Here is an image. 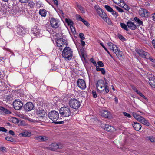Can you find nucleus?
<instances>
[{
    "instance_id": "f257e3e1",
    "label": "nucleus",
    "mask_w": 155,
    "mask_h": 155,
    "mask_svg": "<svg viewBox=\"0 0 155 155\" xmlns=\"http://www.w3.org/2000/svg\"><path fill=\"white\" fill-rule=\"evenodd\" d=\"M96 87L97 91L104 94L108 93L109 91L108 81L105 79V81L102 80H99L97 84Z\"/></svg>"
},
{
    "instance_id": "f03ea898",
    "label": "nucleus",
    "mask_w": 155,
    "mask_h": 155,
    "mask_svg": "<svg viewBox=\"0 0 155 155\" xmlns=\"http://www.w3.org/2000/svg\"><path fill=\"white\" fill-rule=\"evenodd\" d=\"M73 52L72 49L69 47H66L62 52V56L67 60H71L73 56Z\"/></svg>"
},
{
    "instance_id": "7ed1b4c3",
    "label": "nucleus",
    "mask_w": 155,
    "mask_h": 155,
    "mask_svg": "<svg viewBox=\"0 0 155 155\" xmlns=\"http://www.w3.org/2000/svg\"><path fill=\"white\" fill-rule=\"evenodd\" d=\"M48 116L53 122L56 124H61L63 123V122H56V121L59 118V113L55 110H53L48 113Z\"/></svg>"
},
{
    "instance_id": "20e7f679",
    "label": "nucleus",
    "mask_w": 155,
    "mask_h": 155,
    "mask_svg": "<svg viewBox=\"0 0 155 155\" xmlns=\"http://www.w3.org/2000/svg\"><path fill=\"white\" fill-rule=\"evenodd\" d=\"M132 115L138 121L140 122L145 125L149 126L150 124L149 122L146 120L143 117H142L135 112H133Z\"/></svg>"
},
{
    "instance_id": "39448f33",
    "label": "nucleus",
    "mask_w": 155,
    "mask_h": 155,
    "mask_svg": "<svg viewBox=\"0 0 155 155\" xmlns=\"http://www.w3.org/2000/svg\"><path fill=\"white\" fill-rule=\"evenodd\" d=\"M59 113L62 117H69L71 114V112L69 107H62L59 110Z\"/></svg>"
},
{
    "instance_id": "423d86ee",
    "label": "nucleus",
    "mask_w": 155,
    "mask_h": 155,
    "mask_svg": "<svg viewBox=\"0 0 155 155\" xmlns=\"http://www.w3.org/2000/svg\"><path fill=\"white\" fill-rule=\"evenodd\" d=\"M69 104L71 108L75 109H78L81 105L80 101L74 98L70 100L69 102Z\"/></svg>"
},
{
    "instance_id": "0eeeda50",
    "label": "nucleus",
    "mask_w": 155,
    "mask_h": 155,
    "mask_svg": "<svg viewBox=\"0 0 155 155\" xmlns=\"http://www.w3.org/2000/svg\"><path fill=\"white\" fill-rule=\"evenodd\" d=\"M51 26L54 28H58L60 25V21L58 19L51 18L50 21Z\"/></svg>"
},
{
    "instance_id": "6e6552de",
    "label": "nucleus",
    "mask_w": 155,
    "mask_h": 155,
    "mask_svg": "<svg viewBox=\"0 0 155 155\" xmlns=\"http://www.w3.org/2000/svg\"><path fill=\"white\" fill-rule=\"evenodd\" d=\"M57 45L58 47H59V49L61 50L62 47L65 46L67 44V41L66 40L62 38H58L57 41Z\"/></svg>"
},
{
    "instance_id": "1a4fd4ad",
    "label": "nucleus",
    "mask_w": 155,
    "mask_h": 155,
    "mask_svg": "<svg viewBox=\"0 0 155 155\" xmlns=\"http://www.w3.org/2000/svg\"><path fill=\"white\" fill-rule=\"evenodd\" d=\"M111 50L115 53L119 58L121 59L122 58L123 52L117 45H114Z\"/></svg>"
},
{
    "instance_id": "9d476101",
    "label": "nucleus",
    "mask_w": 155,
    "mask_h": 155,
    "mask_svg": "<svg viewBox=\"0 0 155 155\" xmlns=\"http://www.w3.org/2000/svg\"><path fill=\"white\" fill-rule=\"evenodd\" d=\"M78 86L81 89L84 90L86 87L85 82L82 79H78L77 82Z\"/></svg>"
},
{
    "instance_id": "9b49d317",
    "label": "nucleus",
    "mask_w": 155,
    "mask_h": 155,
    "mask_svg": "<svg viewBox=\"0 0 155 155\" xmlns=\"http://www.w3.org/2000/svg\"><path fill=\"white\" fill-rule=\"evenodd\" d=\"M13 106L15 110H19L23 105L21 101L15 100L13 103Z\"/></svg>"
},
{
    "instance_id": "f8f14e48",
    "label": "nucleus",
    "mask_w": 155,
    "mask_h": 155,
    "mask_svg": "<svg viewBox=\"0 0 155 155\" xmlns=\"http://www.w3.org/2000/svg\"><path fill=\"white\" fill-rule=\"evenodd\" d=\"M36 112L41 118H43L45 116L46 112L43 109L38 108L36 109Z\"/></svg>"
},
{
    "instance_id": "ddd939ff",
    "label": "nucleus",
    "mask_w": 155,
    "mask_h": 155,
    "mask_svg": "<svg viewBox=\"0 0 155 155\" xmlns=\"http://www.w3.org/2000/svg\"><path fill=\"white\" fill-rule=\"evenodd\" d=\"M101 127L107 131L112 132L115 130L113 126L108 124H102L101 125Z\"/></svg>"
},
{
    "instance_id": "4468645a",
    "label": "nucleus",
    "mask_w": 155,
    "mask_h": 155,
    "mask_svg": "<svg viewBox=\"0 0 155 155\" xmlns=\"http://www.w3.org/2000/svg\"><path fill=\"white\" fill-rule=\"evenodd\" d=\"M16 32L20 36H22L25 32V28L21 26L17 27L16 28Z\"/></svg>"
},
{
    "instance_id": "2eb2a0df",
    "label": "nucleus",
    "mask_w": 155,
    "mask_h": 155,
    "mask_svg": "<svg viewBox=\"0 0 155 155\" xmlns=\"http://www.w3.org/2000/svg\"><path fill=\"white\" fill-rule=\"evenodd\" d=\"M34 106L33 104L31 102H28L25 104L24 106V109L26 111L31 110L33 109Z\"/></svg>"
},
{
    "instance_id": "dca6fc26",
    "label": "nucleus",
    "mask_w": 155,
    "mask_h": 155,
    "mask_svg": "<svg viewBox=\"0 0 155 155\" xmlns=\"http://www.w3.org/2000/svg\"><path fill=\"white\" fill-rule=\"evenodd\" d=\"M75 8L77 10L80 11L82 14H84L86 12V10L85 8L77 2L76 3Z\"/></svg>"
},
{
    "instance_id": "f3484780",
    "label": "nucleus",
    "mask_w": 155,
    "mask_h": 155,
    "mask_svg": "<svg viewBox=\"0 0 155 155\" xmlns=\"http://www.w3.org/2000/svg\"><path fill=\"white\" fill-rule=\"evenodd\" d=\"M35 140L41 142L45 141L46 140H48V137L47 136L38 135L35 136Z\"/></svg>"
},
{
    "instance_id": "a211bd4d",
    "label": "nucleus",
    "mask_w": 155,
    "mask_h": 155,
    "mask_svg": "<svg viewBox=\"0 0 155 155\" xmlns=\"http://www.w3.org/2000/svg\"><path fill=\"white\" fill-rule=\"evenodd\" d=\"M100 115L103 117L109 118L110 117L111 114L110 112L107 111L102 110L100 112Z\"/></svg>"
},
{
    "instance_id": "6ab92c4d",
    "label": "nucleus",
    "mask_w": 155,
    "mask_h": 155,
    "mask_svg": "<svg viewBox=\"0 0 155 155\" xmlns=\"http://www.w3.org/2000/svg\"><path fill=\"white\" fill-rule=\"evenodd\" d=\"M97 12L99 16L103 19L105 18L107 16L106 14L100 8L97 9Z\"/></svg>"
},
{
    "instance_id": "aec40b11",
    "label": "nucleus",
    "mask_w": 155,
    "mask_h": 155,
    "mask_svg": "<svg viewBox=\"0 0 155 155\" xmlns=\"http://www.w3.org/2000/svg\"><path fill=\"white\" fill-rule=\"evenodd\" d=\"M148 12L147 10L143 9H140L139 11V13L140 15L142 17H147L148 15L147 14Z\"/></svg>"
},
{
    "instance_id": "412c9836",
    "label": "nucleus",
    "mask_w": 155,
    "mask_h": 155,
    "mask_svg": "<svg viewBox=\"0 0 155 155\" xmlns=\"http://www.w3.org/2000/svg\"><path fill=\"white\" fill-rule=\"evenodd\" d=\"M132 124L135 130L137 131H139L141 128V124L137 122H133Z\"/></svg>"
},
{
    "instance_id": "4be33fe9",
    "label": "nucleus",
    "mask_w": 155,
    "mask_h": 155,
    "mask_svg": "<svg viewBox=\"0 0 155 155\" xmlns=\"http://www.w3.org/2000/svg\"><path fill=\"white\" fill-rule=\"evenodd\" d=\"M137 53L140 56L145 58H146V57L148 55V53L142 50H138Z\"/></svg>"
},
{
    "instance_id": "5701e85b",
    "label": "nucleus",
    "mask_w": 155,
    "mask_h": 155,
    "mask_svg": "<svg viewBox=\"0 0 155 155\" xmlns=\"http://www.w3.org/2000/svg\"><path fill=\"white\" fill-rule=\"evenodd\" d=\"M128 27L130 29L134 30L137 28L136 25L134 23L131 21H128L127 23Z\"/></svg>"
},
{
    "instance_id": "b1692460",
    "label": "nucleus",
    "mask_w": 155,
    "mask_h": 155,
    "mask_svg": "<svg viewBox=\"0 0 155 155\" xmlns=\"http://www.w3.org/2000/svg\"><path fill=\"white\" fill-rule=\"evenodd\" d=\"M61 146H59L58 144L56 143H52L50 147V149L52 150H55L58 148H61Z\"/></svg>"
},
{
    "instance_id": "393cba45",
    "label": "nucleus",
    "mask_w": 155,
    "mask_h": 155,
    "mask_svg": "<svg viewBox=\"0 0 155 155\" xmlns=\"http://www.w3.org/2000/svg\"><path fill=\"white\" fill-rule=\"evenodd\" d=\"M31 134L30 131L25 130L22 133L19 134V135L20 137H29L31 135Z\"/></svg>"
},
{
    "instance_id": "a878e982",
    "label": "nucleus",
    "mask_w": 155,
    "mask_h": 155,
    "mask_svg": "<svg viewBox=\"0 0 155 155\" xmlns=\"http://www.w3.org/2000/svg\"><path fill=\"white\" fill-rule=\"evenodd\" d=\"M0 110L1 112L6 114H9L11 113V112L7 109L5 108L2 107H0Z\"/></svg>"
},
{
    "instance_id": "bb28decb",
    "label": "nucleus",
    "mask_w": 155,
    "mask_h": 155,
    "mask_svg": "<svg viewBox=\"0 0 155 155\" xmlns=\"http://www.w3.org/2000/svg\"><path fill=\"white\" fill-rule=\"evenodd\" d=\"M149 84L152 87H155V78H152L149 80Z\"/></svg>"
},
{
    "instance_id": "cd10ccee",
    "label": "nucleus",
    "mask_w": 155,
    "mask_h": 155,
    "mask_svg": "<svg viewBox=\"0 0 155 155\" xmlns=\"http://www.w3.org/2000/svg\"><path fill=\"white\" fill-rule=\"evenodd\" d=\"M65 21L68 24V25L70 26V28L73 27L74 24L72 21L69 19L66 18Z\"/></svg>"
},
{
    "instance_id": "c85d7f7f",
    "label": "nucleus",
    "mask_w": 155,
    "mask_h": 155,
    "mask_svg": "<svg viewBox=\"0 0 155 155\" xmlns=\"http://www.w3.org/2000/svg\"><path fill=\"white\" fill-rule=\"evenodd\" d=\"M134 20L137 23V24H138L139 25H143V21L140 20L138 17H135L134 18Z\"/></svg>"
},
{
    "instance_id": "c756f323",
    "label": "nucleus",
    "mask_w": 155,
    "mask_h": 155,
    "mask_svg": "<svg viewBox=\"0 0 155 155\" xmlns=\"http://www.w3.org/2000/svg\"><path fill=\"white\" fill-rule=\"evenodd\" d=\"M39 14L42 16L45 17L46 15L47 12L45 9H40L39 11Z\"/></svg>"
},
{
    "instance_id": "7c9ffc66",
    "label": "nucleus",
    "mask_w": 155,
    "mask_h": 155,
    "mask_svg": "<svg viewBox=\"0 0 155 155\" xmlns=\"http://www.w3.org/2000/svg\"><path fill=\"white\" fill-rule=\"evenodd\" d=\"M32 31L35 36H38L40 35V31L39 29L37 30L35 28H34Z\"/></svg>"
},
{
    "instance_id": "2f4dec72",
    "label": "nucleus",
    "mask_w": 155,
    "mask_h": 155,
    "mask_svg": "<svg viewBox=\"0 0 155 155\" xmlns=\"http://www.w3.org/2000/svg\"><path fill=\"white\" fill-rule=\"evenodd\" d=\"M103 19L105 22H106L108 25H112V23L111 22V21L109 19V18L107 16L106 17H105V18H104Z\"/></svg>"
},
{
    "instance_id": "473e14b6",
    "label": "nucleus",
    "mask_w": 155,
    "mask_h": 155,
    "mask_svg": "<svg viewBox=\"0 0 155 155\" xmlns=\"http://www.w3.org/2000/svg\"><path fill=\"white\" fill-rule=\"evenodd\" d=\"M120 25L122 28L127 31H128L129 30L127 25H126L123 23H121Z\"/></svg>"
},
{
    "instance_id": "72a5a7b5",
    "label": "nucleus",
    "mask_w": 155,
    "mask_h": 155,
    "mask_svg": "<svg viewBox=\"0 0 155 155\" xmlns=\"http://www.w3.org/2000/svg\"><path fill=\"white\" fill-rule=\"evenodd\" d=\"M13 96L11 94H9L6 96V97H4V98L5 99V100L7 101H10L12 97Z\"/></svg>"
},
{
    "instance_id": "f704fd0d",
    "label": "nucleus",
    "mask_w": 155,
    "mask_h": 155,
    "mask_svg": "<svg viewBox=\"0 0 155 155\" xmlns=\"http://www.w3.org/2000/svg\"><path fill=\"white\" fill-rule=\"evenodd\" d=\"M104 7L106 9L108 12H110L113 10V9L109 5H105Z\"/></svg>"
},
{
    "instance_id": "c9c22d12",
    "label": "nucleus",
    "mask_w": 155,
    "mask_h": 155,
    "mask_svg": "<svg viewBox=\"0 0 155 155\" xmlns=\"http://www.w3.org/2000/svg\"><path fill=\"white\" fill-rule=\"evenodd\" d=\"M146 59H149L150 61L153 62L155 63V59H153L152 57L150 56L149 54H148V55L146 57Z\"/></svg>"
},
{
    "instance_id": "e433bc0d",
    "label": "nucleus",
    "mask_w": 155,
    "mask_h": 155,
    "mask_svg": "<svg viewBox=\"0 0 155 155\" xmlns=\"http://www.w3.org/2000/svg\"><path fill=\"white\" fill-rule=\"evenodd\" d=\"M110 12L112 15L115 18H117L118 16V13L113 10H112V11L111 12Z\"/></svg>"
},
{
    "instance_id": "4c0bfd02",
    "label": "nucleus",
    "mask_w": 155,
    "mask_h": 155,
    "mask_svg": "<svg viewBox=\"0 0 155 155\" xmlns=\"http://www.w3.org/2000/svg\"><path fill=\"white\" fill-rule=\"evenodd\" d=\"M5 139L11 142H13L14 140L13 138L9 136L6 137Z\"/></svg>"
},
{
    "instance_id": "58836bf2",
    "label": "nucleus",
    "mask_w": 155,
    "mask_h": 155,
    "mask_svg": "<svg viewBox=\"0 0 155 155\" xmlns=\"http://www.w3.org/2000/svg\"><path fill=\"white\" fill-rule=\"evenodd\" d=\"M148 139L151 142H155V138L153 136H149L148 137Z\"/></svg>"
},
{
    "instance_id": "ea45409f",
    "label": "nucleus",
    "mask_w": 155,
    "mask_h": 155,
    "mask_svg": "<svg viewBox=\"0 0 155 155\" xmlns=\"http://www.w3.org/2000/svg\"><path fill=\"white\" fill-rule=\"evenodd\" d=\"M81 21L84 24V25H85L86 26H90L89 24L87 21L83 19H82V20H81Z\"/></svg>"
},
{
    "instance_id": "a19ab883",
    "label": "nucleus",
    "mask_w": 155,
    "mask_h": 155,
    "mask_svg": "<svg viewBox=\"0 0 155 155\" xmlns=\"http://www.w3.org/2000/svg\"><path fill=\"white\" fill-rule=\"evenodd\" d=\"M111 42H109L107 43V45L108 46L110 50H111L113 48V47L114 45Z\"/></svg>"
},
{
    "instance_id": "79ce46f5",
    "label": "nucleus",
    "mask_w": 155,
    "mask_h": 155,
    "mask_svg": "<svg viewBox=\"0 0 155 155\" xmlns=\"http://www.w3.org/2000/svg\"><path fill=\"white\" fill-rule=\"evenodd\" d=\"M35 5V3L32 1L28 3V6L31 8H33Z\"/></svg>"
},
{
    "instance_id": "37998d69",
    "label": "nucleus",
    "mask_w": 155,
    "mask_h": 155,
    "mask_svg": "<svg viewBox=\"0 0 155 155\" xmlns=\"http://www.w3.org/2000/svg\"><path fill=\"white\" fill-rule=\"evenodd\" d=\"M118 37L122 41L126 40V39L121 35H118Z\"/></svg>"
},
{
    "instance_id": "c03bdc74",
    "label": "nucleus",
    "mask_w": 155,
    "mask_h": 155,
    "mask_svg": "<svg viewBox=\"0 0 155 155\" xmlns=\"http://www.w3.org/2000/svg\"><path fill=\"white\" fill-rule=\"evenodd\" d=\"M125 10L128 11L130 9L129 7L125 4L122 7Z\"/></svg>"
},
{
    "instance_id": "a18cd8bd",
    "label": "nucleus",
    "mask_w": 155,
    "mask_h": 155,
    "mask_svg": "<svg viewBox=\"0 0 155 155\" xmlns=\"http://www.w3.org/2000/svg\"><path fill=\"white\" fill-rule=\"evenodd\" d=\"M124 115L127 117L128 118H131V116L129 114L126 112H123Z\"/></svg>"
},
{
    "instance_id": "49530a36",
    "label": "nucleus",
    "mask_w": 155,
    "mask_h": 155,
    "mask_svg": "<svg viewBox=\"0 0 155 155\" xmlns=\"http://www.w3.org/2000/svg\"><path fill=\"white\" fill-rule=\"evenodd\" d=\"M92 94L94 98H96L97 96L96 92L95 91L93 90L92 91Z\"/></svg>"
},
{
    "instance_id": "de8ad7c7",
    "label": "nucleus",
    "mask_w": 155,
    "mask_h": 155,
    "mask_svg": "<svg viewBox=\"0 0 155 155\" xmlns=\"http://www.w3.org/2000/svg\"><path fill=\"white\" fill-rule=\"evenodd\" d=\"M115 7L120 12H124L123 10L121 8H119V7L117 6H115Z\"/></svg>"
},
{
    "instance_id": "09e8293b",
    "label": "nucleus",
    "mask_w": 155,
    "mask_h": 155,
    "mask_svg": "<svg viewBox=\"0 0 155 155\" xmlns=\"http://www.w3.org/2000/svg\"><path fill=\"white\" fill-rule=\"evenodd\" d=\"M7 131V130L5 128L3 127H0V131H1L3 132H6Z\"/></svg>"
},
{
    "instance_id": "8fccbe9b",
    "label": "nucleus",
    "mask_w": 155,
    "mask_h": 155,
    "mask_svg": "<svg viewBox=\"0 0 155 155\" xmlns=\"http://www.w3.org/2000/svg\"><path fill=\"white\" fill-rule=\"evenodd\" d=\"M98 64V66L101 67H103L104 66V64L101 61H99L97 63Z\"/></svg>"
},
{
    "instance_id": "3c124183",
    "label": "nucleus",
    "mask_w": 155,
    "mask_h": 155,
    "mask_svg": "<svg viewBox=\"0 0 155 155\" xmlns=\"http://www.w3.org/2000/svg\"><path fill=\"white\" fill-rule=\"evenodd\" d=\"M79 37L81 40H84L85 38L84 35L83 33H80L79 34Z\"/></svg>"
},
{
    "instance_id": "603ef678",
    "label": "nucleus",
    "mask_w": 155,
    "mask_h": 155,
    "mask_svg": "<svg viewBox=\"0 0 155 155\" xmlns=\"http://www.w3.org/2000/svg\"><path fill=\"white\" fill-rule=\"evenodd\" d=\"M77 19L78 20H80V21H81V20H82V19H83V18H82L80 16L78 15V14H77L76 15Z\"/></svg>"
},
{
    "instance_id": "864d4df0",
    "label": "nucleus",
    "mask_w": 155,
    "mask_h": 155,
    "mask_svg": "<svg viewBox=\"0 0 155 155\" xmlns=\"http://www.w3.org/2000/svg\"><path fill=\"white\" fill-rule=\"evenodd\" d=\"M90 61L92 63L94 66H96L97 64L94 60L92 58H91Z\"/></svg>"
},
{
    "instance_id": "5fc2aeb1",
    "label": "nucleus",
    "mask_w": 155,
    "mask_h": 155,
    "mask_svg": "<svg viewBox=\"0 0 155 155\" xmlns=\"http://www.w3.org/2000/svg\"><path fill=\"white\" fill-rule=\"evenodd\" d=\"M96 67V70L98 71H100L102 69V68H100L99 66L97 65L95 66Z\"/></svg>"
},
{
    "instance_id": "6e6d98bb",
    "label": "nucleus",
    "mask_w": 155,
    "mask_h": 155,
    "mask_svg": "<svg viewBox=\"0 0 155 155\" xmlns=\"http://www.w3.org/2000/svg\"><path fill=\"white\" fill-rule=\"evenodd\" d=\"M71 28L72 31L74 33L73 34H75L74 33H75L76 31L75 28H74V26H73V27H71Z\"/></svg>"
},
{
    "instance_id": "4d7b16f0",
    "label": "nucleus",
    "mask_w": 155,
    "mask_h": 155,
    "mask_svg": "<svg viewBox=\"0 0 155 155\" xmlns=\"http://www.w3.org/2000/svg\"><path fill=\"white\" fill-rule=\"evenodd\" d=\"M100 71L101 72V73L103 75L105 74V70L104 68H102V69Z\"/></svg>"
},
{
    "instance_id": "13d9d810",
    "label": "nucleus",
    "mask_w": 155,
    "mask_h": 155,
    "mask_svg": "<svg viewBox=\"0 0 155 155\" xmlns=\"http://www.w3.org/2000/svg\"><path fill=\"white\" fill-rule=\"evenodd\" d=\"M29 0H19L20 2L22 3H26Z\"/></svg>"
},
{
    "instance_id": "bf43d9fd",
    "label": "nucleus",
    "mask_w": 155,
    "mask_h": 155,
    "mask_svg": "<svg viewBox=\"0 0 155 155\" xmlns=\"http://www.w3.org/2000/svg\"><path fill=\"white\" fill-rule=\"evenodd\" d=\"M152 20L155 21V12L152 14Z\"/></svg>"
},
{
    "instance_id": "052dcab7",
    "label": "nucleus",
    "mask_w": 155,
    "mask_h": 155,
    "mask_svg": "<svg viewBox=\"0 0 155 155\" xmlns=\"http://www.w3.org/2000/svg\"><path fill=\"white\" fill-rule=\"evenodd\" d=\"M9 134L11 135H15L14 132L12 130H10L9 131Z\"/></svg>"
},
{
    "instance_id": "680f3d73",
    "label": "nucleus",
    "mask_w": 155,
    "mask_h": 155,
    "mask_svg": "<svg viewBox=\"0 0 155 155\" xmlns=\"http://www.w3.org/2000/svg\"><path fill=\"white\" fill-rule=\"evenodd\" d=\"M132 88L133 89V90L134 91H135V92H136L138 90L136 88V87H132Z\"/></svg>"
},
{
    "instance_id": "e2e57ef3",
    "label": "nucleus",
    "mask_w": 155,
    "mask_h": 155,
    "mask_svg": "<svg viewBox=\"0 0 155 155\" xmlns=\"http://www.w3.org/2000/svg\"><path fill=\"white\" fill-rule=\"evenodd\" d=\"M81 44L83 46H84L85 44V43L84 41L81 40Z\"/></svg>"
},
{
    "instance_id": "0e129e2a",
    "label": "nucleus",
    "mask_w": 155,
    "mask_h": 155,
    "mask_svg": "<svg viewBox=\"0 0 155 155\" xmlns=\"http://www.w3.org/2000/svg\"><path fill=\"white\" fill-rule=\"evenodd\" d=\"M152 43L155 48V40H153L152 41Z\"/></svg>"
},
{
    "instance_id": "69168bd1",
    "label": "nucleus",
    "mask_w": 155,
    "mask_h": 155,
    "mask_svg": "<svg viewBox=\"0 0 155 155\" xmlns=\"http://www.w3.org/2000/svg\"><path fill=\"white\" fill-rule=\"evenodd\" d=\"M54 2V3L55 5H58L57 0H53Z\"/></svg>"
},
{
    "instance_id": "338daca9",
    "label": "nucleus",
    "mask_w": 155,
    "mask_h": 155,
    "mask_svg": "<svg viewBox=\"0 0 155 155\" xmlns=\"http://www.w3.org/2000/svg\"><path fill=\"white\" fill-rule=\"evenodd\" d=\"M114 99H115V101L116 102V103H117L118 102V98L117 97H115Z\"/></svg>"
},
{
    "instance_id": "774afa93",
    "label": "nucleus",
    "mask_w": 155,
    "mask_h": 155,
    "mask_svg": "<svg viewBox=\"0 0 155 155\" xmlns=\"http://www.w3.org/2000/svg\"><path fill=\"white\" fill-rule=\"evenodd\" d=\"M101 45L102 46V47L104 48L105 47L103 45V43L102 42L100 43Z\"/></svg>"
}]
</instances>
